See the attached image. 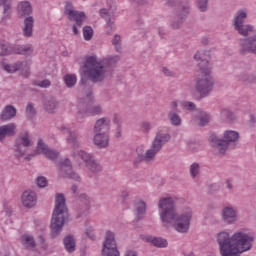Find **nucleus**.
<instances>
[{
  "label": "nucleus",
  "instance_id": "f257e3e1",
  "mask_svg": "<svg viewBox=\"0 0 256 256\" xmlns=\"http://www.w3.org/2000/svg\"><path fill=\"white\" fill-rule=\"evenodd\" d=\"M221 256H241L253 249L255 245V232L242 228L232 235L227 231H221L216 235Z\"/></svg>",
  "mask_w": 256,
  "mask_h": 256
},
{
  "label": "nucleus",
  "instance_id": "f03ea898",
  "mask_svg": "<svg viewBox=\"0 0 256 256\" xmlns=\"http://www.w3.org/2000/svg\"><path fill=\"white\" fill-rule=\"evenodd\" d=\"M158 213L163 227L173 225L177 233H187L191 227L193 210L184 209L180 214L175 208V201L171 197L161 198L158 202Z\"/></svg>",
  "mask_w": 256,
  "mask_h": 256
},
{
  "label": "nucleus",
  "instance_id": "7ed1b4c3",
  "mask_svg": "<svg viewBox=\"0 0 256 256\" xmlns=\"http://www.w3.org/2000/svg\"><path fill=\"white\" fill-rule=\"evenodd\" d=\"M119 59L118 55L108 56L102 60H99L97 56H89L84 64L85 70L81 74L80 83L85 85L87 79L92 81V83L105 81L107 73L117 65Z\"/></svg>",
  "mask_w": 256,
  "mask_h": 256
},
{
  "label": "nucleus",
  "instance_id": "20e7f679",
  "mask_svg": "<svg viewBox=\"0 0 256 256\" xmlns=\"http://www.w3.org/2000/svg\"><path fill=\"white\" fill-rule=\"evenodd\" d=\"M169 141H171V135H169V133L163 131L157 132L148 150L145 151V148L142 146L136 148L137 156L134 159V164L139 165V163H143V161L145 163H151V161L155 160V157H157L161 149H163V146L169 143Z\"/></svg>",
  "mask_w": 256,
  "mask_h": 256
},
{
  "label": "nucleus",
  "instance_id": "39448f33",
  "mask_svg": "<svg viewBox=\"0 0 256 256\" xmlns=\"http://www.w3.org/2000/svg\"><path fill=\"white\" fill-rule=\"evenodd\" d=\"M69 218V209L65 203V195L56 194L55 196V207L52 213L50 229L52 238L59 237L61 231H63V226L65 225V220Z\"/></svg>",
  "mask_w": 256,
  "mask_h": 256
},
{
  "label": "nucleus",
  "instance_id": "423d86ee",
  "mask_svg": "<svg viewBox=\"0 0 256 256\" xmlns=\"http://www.w3.org/2000/svg\"><path fill=\"white\" fill-rule=\"evenodd\" d=\"M239 139V132L226 130L223 138H219L217 134L212 133L209 136V143L219 155H225L229 149L230 143H235Z\"/></svg>",
  "mask_w": 256,
  "mask_h": 256
},
{
  "label": "nucleus",
  "instance_id": "0eeeda50",
  "mask_svg": "<svg viewBox=\"0 0 256 256\" xmlns=\"http://www.w3.org/2000/svg\"><path fill=\"white\" fill-rule=\"evenodd\" d=\"M249 17V10L247 8L238 9L231 20L232 27L238 35L241 37H249L253 31H255V27L251 24H246L247 18Z\"/></svg>",
  "mask_w": 256,
  "mask_h": 256
},
{
  "label": "nucleus",
  "instance_id": "6e6552de",
  "mask_svg": "<svg viewBox=\"0 0 256 256\" xmlns=\"http://www.w3.org/2000/svg\"><path fill=\"white\" fill-rule=\"evenodd\" d=\"M103 113V107L101 105H93V95L91 92L80 99L78 104L77 119L83 121L85 117H95V115H101Z\"/></svg>",
  "mask_w": 256,
  "mask_h": 256
},
{
  "label": "nucleus",
  "instance_id": "1a4fd4ad",
  "mask_svg": "<svg viewBox=\"0 0 256 256\" xmlns=\"http://www.w3.org/2000/svg\"><path fill=\"white\" fill-rule=\"evenodd\" d=\"M211 70L201 68L195 79V89L199 92L200 97H207L213 91V78H211Z\"/></svg>",
  "mask_w": 256,
  "mask_h": 256
},
{
  "label": "nucleus",
  "instance_id": "9d476101",
  "mask_svg": "<svg viewBox=\"0 0 256 256\" xmlns=\"http://www.w3.org/2000/svg\"><path fill=\"white\" fill-rule=\"evenodd\" d=\"M31 145H33V141L31 140V136L29 135V133L27 132L21 133L15 140V144H14L15 156L18 158L25 157Z\"/></svg>",
  "mask_w": 256,
  "mask_h": 256
},
{
  "label": "nucleus",
  "instance_id": "9b49d317",
  "mask_svg": "<svg viewBox=\"0 0 256 256\" xmlns=\"http://www.w3.org/2000/svg\"><path fill=\"white\" fill-rule=\"evenodd\" d=\"M103 256H120L119 249L117 248V241L115 240V233L106 231L105 241L102 248Z\"/></svg>",
  "mask_w": 256,
  "mask_h": 256
},
{
  "label": "nucleus",
  "instance_id": "f8f14e48",
  "mask_svg": "<svg viewBox=\"0 0 256 256\" xmlns=\"http://www.w3.org/2000/svg\"><path fill=\"white\" fill-rule=\"evenodd\" d=\"M65 15H67L69 21H75L73 25V34L79 35V29L83 27V21H85L86 16L85 12H79L76 10L71 9V4L66 5Z\"/></svg>",
  "mask_w": 256,
  "mask_h": 256
},
{
  "label": "nucleus",
  "instance_id": "ddd939ff",
  "mask_svg": "<svg viewBox=\"0 0 256 256\" xmlns=\"http://www.w3.org/2000/svg\"><path fill=\"white\" fill-rule=\"evenodd\" d=\"M181 110H179V103L174 100L170 103V109L167 114V119L172 127H181L183 125V118H181Z\"/></svg>",
  "mask_w": 256,
  "mask_h": 256
},
{
  "label": "nucleus",
  "instance_id": "4468645a",
  "mask_svg": "<svg viewBox=\"0 0 256 256\" xmlns=\"http://www.w3.org/2000/svg\"><path fill=\"white\" fill-rule=\"evenodd\" d=\"M239 53L240 55L252 53V55L256 56V35L239 40Z\"/></svg>",
  "mask_w": 256,
  "mask_h": 256
},
{
  "label": "nucleus",
  "instance_id": "2eb2a0df",
  "mask_svg": "<svg viewBox=\"0 0 256 256\" xmlns=\"http://www.w3.org/2000/svg\"><path fill=\"white\" fill-rule=\"evenodd\" d=\"M60 177H68V179H72V181H77L81 183V176L73 171L71 167V160L65 159L60 162V170H59Z\"/></svg>",
  "mask_w": 256,
  "mask_h": 256
},
{
  "label": "nucleus",
  "instance_id": "dca6fc26",
  "mask_svg": "<svg viewBox=\"0 0 256 256\" xmlns=\"http://www.w3.org/2000/svg\"><path fill=\"white\" fill-rule=\"evenodd\" d=\"M31 67V64L27 61H18L14 64H6L4 65V70L7 71V73H17V71H20L21 75L24 77H29V69Z\"/></svg>",
  "mask_w": 256,
  "mask_h": 256
},
{
  "label": "nucleus",
  "instance_id": "f3484780",
  "mask_svg": "<svg viewBox=\"0 0 256 256\" xmlns=\"http://www.w3.org/2000/svg\"><path fill=\"white\" fill-rule=\"evenodd\" d=\"M221 219L227 225H233L236 223L237 219H239V215L237 214V208L232 205L224 206L220 212Z\"/></svg>",
  "mask_w": 256,
  "mask_h": 256
},
{
  "label": "nucleus",
  "instance_id": "a211bd4d",
  "mask_svg": "<svg viewBox=\"0 0 256 256\" xmlns=\"http://www.w3.org/2000/svg\"><path fill=\"white\" fill-rule=\"evenodd\" d=\"M189 13H191V1L183 0L179 3L177 8L174 10V15L178 19L185 21L187 17H189Z\"/></svg>",
  "mask_w": 256,
  "mask_h": 256
},
{
  "label": "nucleus",
  "instance_id": "6ab92c4d",
  "mask_svg": "<svg viewBox=\"0 0 256 256\" xmlns=\"http://www.w3.org/2000/svg\"><path fill=\"white\" fill-rule=\"evenodd\" d=\"M21 202L26 209H33L37 205V193L33 190H26L21 196Z\"/></svg>",
  "mask_w": 256,
  "mask_h": 256
},
{
  "label": "nucleus",
  "instance_id": "aec40b11",
  "mask_svg": "<svg viewBox=\"0 0 256 256\" xmlns=\"http://www.w3.org/2000/svg\"><path fill=\"white\" fill-rule=\"evenodd\" d=\"M60 129L63 131V133L68 135L66 137V142L70 149H79V147H81V141H79V136H77V133L72 132L66 126H61Z\"/></svg>",
  "mask_w": 256,
  "mask_h": 256
},
{
  "label": "nucleus",
  "instance_id": "412c9836",
  "mask_svg": "<svg viewBox=\"0 0 256 256\" xmlns=\"http://www.w3.org/2000/svg\"><path fill=\"white\" fill-rule=\"evenodd\" d=\"M109 129H111V118L102 117L96 120L94 133H109Z\"/></svg>",
  "mask_w": 256,
  "mask_h": 256
},
{
  "label": "nucleus",
  "instance_id": "4be33fe9",
  "mask_svg": "<svg viewBox=\"0 0 256 256\" xmlns=\"http://www.w3.org/2000/svg\"><path fill=\"white\" fill-rule=\"evenodd\" d=\"M93 141L98 149H107L109 147V134L96 132Z\"/></svg>",
  "mask_w": 256,
  "mask_h": 256
},
{
  "label": "nucleus",
  "instance_id": "5701e85b",
  "mask_svg": "<svg viewBox=\"0 0 256 256\" xmlns=\"http://www.w3.org/2000/svg\"><path fill=\"white\" fill-rule=\"evenodd\" d=\"M17 116V108L13 105H6L0 113V121H11Z\"/></svg>",
  "mask_w": 256,
  "mask_h": 256
},
{
  "label": "nucleus",
  "instance_id": "b1692460",
  "mask_svg": "<svg viewBox=\"0 0 256 256\" xmlns=\"http://www.w3.org/2000/svg\"><path fill=\"white\" fill-rule=\"evenodd\" d=\"M35 25V19L33 16H28L24 19L22 33L25 37H33V26Z\"/></svg>",
  "mask_w": 256,
  "mask_h": 256
},
{
  "label": "nucleus",
  "instance_id": "393cba45",
  "mask_svg": "<svg viewBox=\"0 0 256 256\" xmlns=\"http://www.w3.org/2000/svg\"><path fill=\"white\" fill-rule=\"evenodd\" d=\"M43 106L48 113H55L56 109H59V101L55 97H46L43 100Z\"/></svg>",
  "mask_w": 256,
  "mask_h": 256
},
{
  "label": "nucleus",
  "instance_id": "a878e982",
  "mask_svg": "<svg viewBox=\"0 0 256 256\" xmlns=\"http://www.w3.org/2000/svg\"><path fill=\"white\" fill-rule=\"evenodd\" d=\"M21 243L27 251H36L37 242H35V238L31 235H23L21 237Z\"/></svg>",
  "mask_w": 256,
  "mask_h": 256
},
{
  "label": "nucleus",
  "instance_id": "bb28decb",
  "mask_svg": "<svg viewBox=\"0 0 256 256\" xmlns=\"http://www.w3.org/2000/svg\"><path fill=\"white\" fill-rule=\"evenodd\" d=\"M33 51H35V48L31 44L14 47V53H17V55H25V57H31Z\"/></svg>",
  "mask_w": 256,
  "mask_h": 256
},
{
  "label": "nucleus",
  "instance_id": "cd10ccee",
  "mask_svg": "<svg viewBox=\"0 0 256 256\" xmlns=\"http://www.w3.org/2000/svg\"><path fill=\"white\" fill-rule=\"evenodd\" d=\"M18 13L21 17H27L33 13V7L28 1H22L18 4Z\"/></svg>",
  "mask_w": 256,
  "mask_h": 256
},
{
  "label": "nucleus",
  "instance_id": "c85d7f7f",
  "mask_svg": "<svg viewBox=\"0 0 256 256\" xmlns=\"http://www.w3.org/2000/svg\"><path fill=\"white\" fill-rule=\"evenodd\" d=\"M238 81L243 83H256V73L251 71H243L238 76Z\"/></svg>",
  "mask_w": 256,
  "mask_h": 256
},
{
  "label": "nucleus",
  "instance_id": "c756f323",
  "mask_svg": "<svg viewBox=\"0 0 256 256\" xmlns=\"http://www.w3.org/2000/svg\"><path fill=\"white\" fill-rule=\"evenodd\" d=\"M4 137H14L17 133V124L9 123L1 126Z\"/></svg>",
  "mask_w": 256,
  "mask_h": 256
},
{
  "label": "nucleus",
  "instance_id": "7c9ffc66",
  "mask_svg": "<svg viewBox=\"0 0 256 256\" xmlns=\"http://www.w3.org/2000/svg\"><path fill=\"white\" fill-rule=\"evenodd\" d=\"M144 239L147 241V243H152V245H154V247L165 248L168 245L167 241L163 238L146 236Z\"/></svg>",
  "mask_w": 256,
  "mask_h": 256
},
{
  "label": "nucleus",
  "instance_id": "2f4dec72",
  "mask_svg": "<svg viewBox=\"0 0 256 256\" xmlns=\"http://www.w3.org/2000/svg\"><path fill=\"white\" fill-rule=\"evenodd\" d=\"M86 167L88 171H91V173H101V171H103V166H101V163L97 161L95 158H92L86 164Z\"/></svg>",
  "mask_w": 256,
  "mask_h": 256
},
{
  "label": "nucleus",
  "instance_id": "473e14b6",
  "mask_svg": "<svg viewBox=\"0 0 256 256\" xmlns=\"http://www.w3.org/2000/svg\"><path fill=\"white\" fill-rule=\"evenodd\" d=\"M136 213H137V220L141 221V219H143V215H145V213H147V204L145 203V201L140 200L136 203Z\"/></svg>",
  "mask_w": 256,
  "mask_h": 256
},
{
  "label": "nucleus",
  "instance_id": "72a5a7b5",
  "mask_svg": "<svg viewBox=\"0 0 256 256\" xmlns=\"http://www.w3.org/2000/svg\"><path fill=\"white\" fill-rule=\"evenodd\" d=\"M64 247L68 253H74L75 252V238L73 236H66L63 240Z\"/></svg>",
  "mask_w": 256,
  "mask_h": 256
},
{
  "label": "nucleus",
  "instance_id": "f704fd0d",
  "mask_svg": "<svg viewBox=\"0 0 256 256\" xmlns=\"http://www.w3.org/2000/svg\"><path fill=\"white\" fill-rule=\"evenodd\" d=\"M77 155L82 159V161H84L85 165H87V163H89L93 158V155L85 152V150H80L78 152L72 151V157H77Z\"/></svg>",
  "mask_w": 256,
  "mask_h": 256
},
{
  "label": "nucleus",
  "instance_id": "c9c22d12",
  "mask_svg": "<svg viewBox=\"0 0 256 256\" xmlns=\"http://www.w3.org/2000/svg\"><path fill=\"white\" fill-rule=\"evenodd\" d=\"M220 117L222 121H227L228 123H231V121H235V115H233V112L227 108H223L220 110Z\"/></svg>",
  "mask_w": 256,
  "mask_h": 256
},
{
  "label": "nucleus",
  "instance_id": "e433bc0d",
  "mask_svg": "<svg viewBox=\"0 0 256 256\" xmlns=\"http://www.w3.org/2000/svg\"><path fill=\"white\" fill-rule=\"evenodd\" d=\"M189 173L192 179H197L201 174V165L197 162L192 163L189 166Z\"/></svg>",
  "mask_w": 256,
  "mask_h": 256
},
{
  "label": "nucleus",
  "instance_id": "4c0bfd02",
  "mask_svg": "<svg viewBox=\"0 0 256 256\" xmlns=\"http://www.w3.org/2000/svg\"><path fill=\"white\" fill-rule=\"evenodd\" d=\"M211 123V114L201 111L199 115V125L200 127H205Z\"/></svg>",
  "mask_w": 256,
  "mask_h": 256
},
{
  "label": "nucleus",
  "instance_id": "58836bf2",
  "mask_svg": "<svg viewBox=\"0 0 256 256\" xmlns=\"http://www.w3.org/2000/svg\"><path fill=\"white\" fill-rule=\"evenodd\" d=\"M194 59L195 61H200L198 63V66L200 68V71H201V68L204 69H209V62L207 60H204L202 57H201V52H197L195 55H194Z\"/></svg>",
  "mask_w": 256,
  "mask_h": 256
},
{
  "label": "nucleus",
  "instance_id": "ea45409f",
  "mask_svg": "<svg viewBox=\"0 0 256 256\" xmlns=\"http://www.w3.org/2000/svg\"><path fill=\"white\" fill-rule=\"evenodd\" d=\"M183 23H185V20H181V18H171L170 19V27L174 31L181 29Z\"/></svg>",
  "mask_w": 256,
  "mask_h": 256
},
{
  "label": "nucleus",
  "instance_id": "a19ab883",
  "mask_svg": "<svg viewBox=\"0 0 256 256\" xmlns=\"http://www.w3.org/2000/svg\"><path fill=\"white\" fill-rule=\"evenodd\" d=\"M64 81L67 87H75V84L77 83V76L75 74H67L64 77Z\"/></svg>",
  "mask_w": 256,
  "mask_h": 256
},
{
  "label": "nucleus",
  "instance_id": "79ce46f5",
  "mask_svg": "<svg viewBox=\"0 0 256 256\" xmlns=\"http://www.w3.org/2000/svg\"><path fill=\"white\" fill-rule=\"evenodd\" d=\"M112 45L114 46V49L117 51V53H121V36L119 34L114 35L112 39Z\"/></svg>",
  "mask_w": 256,
  "mask_h": 256
},
{
  "label": "nucleus",
  "instance_id": "37998d69",
  "mask_svg": "<svg viewBox=\"0 0 256 256\" xmlns=\"http://www.w3.org/2000/svg\"><path fill=\"white\" fill-rule=\"evenodd\" d=\"M49 149L47 144L43 142L42 139L38 140L37 147H36V152L39 153L40 155H45V152Z\"/></svg>",
  "mask_w": 256,
  "mask_h": 256
},
{
  "label": "nucleus",
  "instance_id": "c03bdc74",
  "mask_svg": "<svg viewBox=\"0 0 256 256\" xmlns=\"http://www.w3.org/2000/svg\"><path fill=\"white\" fill-rule=\"evenodd\" d=\"M83 37L85 41H91L93 39V28L91 26H84Z\"/></svg>",
  "mask_w": 256,
  "mask_h": 256
},
{
  "label": "nucleus",
  "instance_id": "a18cd8bd",
  "mask_svg": "<svg viewBox=\"0 0 256 256\" xmlns=\"http://www.w3.org/2000/svg\"><path fill=\"white\" fill-rule=\"evenodd\" d=\"M196 5L201 13H205L209 7V0H196Z\"/></svg>",
  "mask_w": 256,
  "mask_h": 256
},
{
  "label": "nucleus",
  "instance_id": "49530a36",
  "mask_svg": "<svg viewBox=\"0 0 256 256\" xmlns=\"http://www.w3.org/2000/svg\"><path fill=\"white\" fill-rule=\"evenodd\" d=\"M5 55H11V50L7 43L0 41V57H4Z\"/></svg>",
  "mask_w": 256,
  "mask_h": 256
},
{
  "label": "nucleus",
  "instance_id": "de8ad7c7",
  "mask_svg": "<svg viewBox=\"0 0 256 256\" xmlns=\"http://www.w3.org/2000/svg\"><path fill=\"white\" fill-rule=\"evenodd\" d=\"M48 183L49 182L47 181V178L45 176H38L36 178V185L40 189H45V187L48 185Z\"/></svg>",
  "mask_w": 256,
  "mask_h": 256
},
{
  "label": "nucleus",
  "instance_id": "09e8293b",
  "mask_svg": "<svg viewBox=\"0 0 256 256\" xmlns=\"http://www.w3.org/2000/svg\"><path fill=\"white\" fill-rule=\"evenodd\" d=\"M44 155L45 157H47V159H51L52 161H55V159L59 157V152L48 148Z\"/></svg>",
  "mask_w": 256,
  "mask_h": 256
},
{
  "label": "nucleus",
  "instance_id": "8fccbe9b",
  "mask_svg": "<svg viewBox=\"0 0 256 256\" xmlns=\"http://www.w3.org/2000/svg\"><path fill=\"white\" fill-rule=\"evenodd\" d=\"M115 31V21L107 20L106 21V33L107 35H111Z\"/></svg>",
  "mask_w": 256,
  "mask_h": 256
},
{
  "label": "nucleus",
  "instance_id": "3c124183",
  "mask_svg": "<svg viewBox=\"0 0 256 256\" xmlns=\"http://www.w3.org/2000/svg\"><path fill=\"white\" fill-rule=\"evenodd\" d=\"M99 15L100 17H102V19H105V21L111 20V14L109 13V10H107L106 8L100 9Z\"/></svg>",
  "mask_w": 256,
  "mask_h": 256
},
{
  "label": "nucleus",
  "instance_id": "603ef678",
  "mask_svg": "<svg viewBox=\"0 0 256 256\" xmlns=\"http://www.w3.org/2000/svg\"><path fill=\"white\" fill-rule=\"evenodd\" d=\"M140 129L142 131V133H149V131H151V123L144 121L140 124Z\"/></svg>",
  "mask_w": 256,
  "mask_h": 256
},
{
  "label": "nucleus",
  "instance_id": "864d4df0",
  "mask_svg": "<svg viewBox=\"0 0 256 256\" xmlns=\"http://www.w3.org/2000/svg\"><path fill=\"white\" fill-rule=\"evenodd\" d=\"M37 87H41L42 89H47L48 87H51V81L50 80H42L35 84Z\"/></svg>",
  "mask_w": 256,
  "mask_h": 256
},
{
  "label": "nucleus",
  "instance_id": "5fc2aeb1",
  "mask_svg": "<svg viewBox=\"0 0 256 256\" xmlns=\"http://www.w3.org/2000/svg\"><path fill=\"white\" fill-rule=\"evenodd\" d=\"M183 107L184 109H186L187 111H195V109H197V106L195 105V103L193 102H184L183 103Z\"/></svg>",
  "mask_w": 256,
  "mask_h": 256
},
{
  "label": "nucleus",
  "instance_id": "6e6d98bb",
  "mask_svg": "<svg viewBox=\"0 0 256 256\" xmlns=\"http://www.w3.org/2000/svg\"><path fill=\"white\" fill-rule=\"evenodd\" d=\"M35 113H36L35 106L33 104H28L26 106V114L28 115V117H33Z\"/></svg>",
  "mask_w": 256,
  "mask_h": 256
},
{
  "label": "nucleus",
  "instance_id": "4d7b16f0",
  "mask_svg": "<svg viewBox=\"0 0 256 256\" xmlns=\"http://www.w3.org/2000/svg\"><path fill=\"white\" fill-rule=\"evenodd\" d=\"M85 234L87 235V237H89V239H95V230H93V227H87Z\"/></svg>",
  "mask_w": 256,
  "mask_h": 256
},
{
  "label": "nucleus",
  "instance_id": "13d9d810",
  "mask_svg": "<svg viewBox=\"0 0 256 256\" xmlns=\"http://www.w3.org/2000/svg\"><path fill=\"white\" fill-rule=\"evenodd\" d=\"M113 124L117 125V127H121V118L119 117V115L114 114Z\"/></svg>",
  "mask_w": 256,
  "mask_h": 256
},
{
  "label": "nucleus",
  "instance_id": "bf43d9fd",
  "mask_svg": "<svg viewBox=\"0 0 256 256\" xmlns=\"http://www.w3.org/2000/svg\"><path fill=\"white\" fill-rule=\"evenodd\" d=\"M165 5H168V7H175L177 3H179V0H164Z\"/></svg>",
  "mask_w": 256,
  "mask_h": 256
},
{
  "label": "nucleus",
  "instance_id": "052dcab7",
  "mask_svg": "<svg viewBox=\"0 0 256 256\" xmlns=\"http://www.w3.org/2000/svg\"><path fill=\"white\" fill-rule=\"evenodd\" d=\"M2 6L5 15H9V11H11V2H9L8 4H2Z\"/></svg>",
  "mask_w": 256,
  "mask_h": 256
},
{
  "label": "nucleus",
  "instance_id": "680f3d73",
  "mask_svg": "<svg viewBox=\"0 0 256 256\" xmlns=\"http://www.w3.org/2000/svg\"><path fill=\"white\" fill-rule=\"evenodd\" d=\"M164 75H166V77H173V71H171L169 68H163L162 69Z\"/></svg>",
  "mask_w": 256,
  "mask_h": 256
},
{
  "label": "nucleus",
  "instance_id": "e2e57ef3",
  "mask_svg": "<svg viewBox=\"0 0 256 256\" xmlns=\"http://www.w3.org/2000/svg\"><path fill=\"white\" fill-rule=\"evenodd\" d=\"M80 199L81 201H84V205L87 207V205H89V199L87 198V195L85 194H81L80 195Z\"/></svg>",
  "mask_w": 256,
  "mask_h": 256
},
{
  "label": "nucleus",
  "instance_id": "0e129e2a",
  "mask_svg": "<svg viewBox=\"0 0 256 256\" xmlns=\"http://www.w3.org/2000/svg\"><path fill=\"white\" fill-rule=\"evenodd\" d=\"M138 5H149L151 0H134Z\"/></svg>",
  "mask_w": 256,
  "mask_h": 256
},
{
  "label": "nucleus",
  "instance_id": "69168bd1",
  "mask_svg": "<svg viewBox=\"0 0 256 256\" xmlns=\"http://www.w3.org/2000/svg\"><path fill=\"white\" fill-rule=\"evenodd\" d=\"M188 147H189L190 151H197V149H199V144L191 143L188 145Z\"/></svg>",
  "mask_w": 256,
  "mask_h": 256
},
{
  "label": "nucleus",
  "instance_id": "338daca9",
  "mask_svg": "<svg viewBox=\"0 0 256 256\" xmlns=\"http://www.w3.org/2000/svg\"><path fill=\"white\" fill-rule=\"evenodd\" d=\"M125 256H139L134 250H127Z\"/></svg>",
  "mask_w": 256,
  "mask_h": 256
},
{
  "label": "nucleus",
  "instance_id": "774afa93",
  "mask_svg": "<svg viewBox=\"0 0 256 256\" xmlns=\"http://www.w3.org/2000/svg\"><path fill=\"white\" fill-rule=\"evenodd\" d=\"M249 123H250V125H254L256 123L255 115L250 114V116H249Z\"/></svg>",
  "mask_w": 256,
  "mask_h": 256
}]
</instances>
